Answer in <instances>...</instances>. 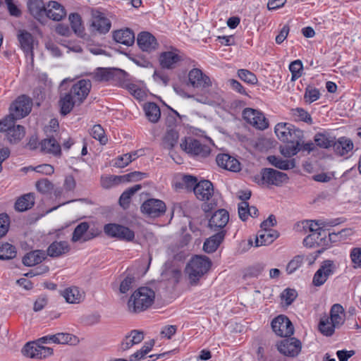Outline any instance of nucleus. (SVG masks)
I'll use <instances>...</instances> for the list:
<instances>
[{
  "instance_id": "9d476101",
  "label": "nucleus",
  "mask_w": 361,
  "mask_h": 361,
  "mask_svg": "<svg viewBox=\"0 0 361 361\" xmlns=\"http://www.w3.org/2000/svg\"><path fill=\"white\" fill-rule=\"evenodd\" d=\"M336 269V266L334 261H324L319 269L315 272L313 276L312 283L315 286H321L327 281L329 276L334 274Z\"/></svg>"
},
{
  "instance_id": "cd10ccee",
  "label": "nucleus",
  "mask_w": 361,
  "mask_h": 361,
  "mask_svg": "<svg viewBox=\"0 0 361 361\" xmlns=\"http://www.w3.org/2000/svg\"><path fill=\"white\" fill-rule=\"evenodd\" d=\"M40 145L41 150L44 153L51 154L54 156L61 154V146L52 134L47 135V137L42 140Z\"/></svg>"
},
{
  "instance_id": "37998d69",
  "label": "nucleus",
  "mask_w": 361,
  "mask_h": 361,
  "mask_svg": "<svg viewBox=\"0 0 361 361\" xmlns=\"http://www.w3.org/2000/svg\"><path fill=\"white\" fill-rule=\"evenodd\" d=\"M340 224L339 219L330 220L329 221H324L323 220H312L307 221L306 224L308 226L310 231L311 233H316L320 231H325L324 229L326 226H334Z\"/></svg>"
},
{
  "instance_id": "2f4dec72",
  "label": "nucleus",
  "mask_w": 361,
  "mask_h": 361,
  "mask_svg": "<svg viewBox=\"0 0 361 361\" xmlns=\"http://www.w3.org/2000/svg\"><path fill=\"white\" fill-rule=\"evenodd\" d=\"M327 233L326 231H320L311 233L303 240V245L307 247H313L315 245H325Z\"/></svg>"
},
{
  "instance_id": "6e6d98bb",
  "label": "nucleus",
  "mask_w": 361,
  "mask_h": 361,
  "mask_svg": "<svg viewBox=\"0 0 361 361\" xmlns=\"http://www.w3.org/2000/svg\"><path fill=\"white\" fill-rule=\"evenodd\" d=\"M90 135L99 140L102 145H105L108 141L104 130L100 125H94L90 130Z\"/></svg>"
},
{
  "instance_id": "a878e982",
  "label": "nucleus",
  "mask_w": 361,
  "mask_h": 361,
  "mask_svg": "<svg viewBox=\"0 0 361 361\" xmlns=\"http://www.w3.org/2000/svg\"><path fill=\"white\" fill-rule=\"evenodd\" d=\"M61 295L66 302L70 304H79L85 298L84 292H81L78 287L72 286L61 291Z\"/></svg>"
},
{
  "instance_id": "ea45409f",
  "label": "nucleus",
  "mask_w": 361,
  "mask_h": 361,
  "mask_svg": "<svg viewBox=\"0 0 361 361\" xmlns=\"http://www.w3.org/2000/svg\"><path fill=\"white\" fill-rule=\"evenodd\" d=\"M146 117L152 123H157L161 117L159 106L154 102H147L143 106Z\"/></svg>"
},
{
  "instance_id": "0e129e2a",
  "label": "nucleus",
  "mask_w": 361,
  "mask_h": 361,
  "mask_svg": "<svg viewBox=\"0 0 361 361\" xmlns=\"http://www.w3.org/2000/svg\"><path fill=\"white\" fill-rule=\"evenodd\" d=\"M320 97L319 91L316 88L307 87L305 93V99L307 102L311 104Z\"/></svg>"
},
{
  "instance_id": "7ed1b4c3",
  "label": "nucleus",
  "mask_w": 361,
  "mask_h": 361,
  "mask_svg": "<svg viewBox=\"0 0 361 361\" xmlns=\"http://www.w3.org/2000/svg\"><path fill=\"white\" fill-rule=\"evenodd\" d=\"M32 102L25 95L18 97L10 106V114L6 118L0 121L1 127L6 121H16L24 118L31 111Z\"/></svg>"
},
{
  "instance_id": "ddd939ff",
  "label": "nucleus",
  "mask_w": 361,
  "mask_h": 361,
  "mask_svg": "<svg viewBox=\"0 0 361 361\" xmlns=\"http://www.w3.org/2000/svg\"><path fill=\"white\" fill-rule=\"evenodd\" d=\"M243 117L247 123L256 128L264 130L268 127V122L264 114L257 110L246 108L243 111Z\"/></svg>"
},
{
  "instance_id": "39448f33",
  "label": "nucleus",
  "mask_w": 361,
  "mask_h": 361,
  "mask_svg": "<svg viewBox=\"0 0 361 361\" xmlns=\"http://www.w3.org/2000/svg\"><path fill=\"white\" fill-rule=\"evenodd\" d=\"M274 132L278 138L285 142H301L303 138V131L289 123H277Z\"/></svg>"
},
{
  "instance_id": "a19ab883",
  "label": "nucleus",
  "mask_w": 361,
  "mask_h": 361,
  "mask_svg": "<svg viewBox=\"0 0 361 361\" xmlns=\"http://www.w3.org/2000/svg\"><path fill=\"white\" fill-rule=\"evenodd\" d=\"M267 161L272 166L281 170H288L295 167V159L290 160H285L281 157L271 155L267 157Z\"/></svg>"
},
{
  "instance_id": "f03ea898",
  "label": "nucleus",
  "mask_w": 361,
  "mask_h": 361,
  "mask_svg": "<svg viewBox=\"0 0 361 361\" xmlns=\"http://www.w3.org/2000/svg\"><path fill=\"white\" fill-rule=\"evenodd\" d=\"M155 298L154 291L148 287H140L130 296L128 302L130 312L137 313L145 311L154 302Z\"/></svg>"
},
{
  "instance_id": "c03bdc74",
  "label": "nucleus",
  "mask_w": 361,
  "mask_h": 361,
  "mask_svg": "<svg viewBox=\"0 0 361 361\" xmlns=\"http://www.w3.org/2000/svg\"><path fill=\"white\" fill-rule=\"evenodd\" d=\"M40 345L37 340L27 343L22 349L23 355L30 358L39 359Z\"/></svg>"
},
{
  "instance_id": "49530a36",
  "label": "nucleus",
  "mask_w": 361,
  "mask_h": 361,
  "mask_svg": "<svg viewBox=\"0 0 361 361\" xmlns=\"http://www.w3.org/2000/svg\"><path fill=\"white\" fill-rule=\"evenodd\" d=\"M147 177V174L140 171H134L120 176H114V181L118 182H130L138 181Z\"/></svg>"
},
{
  "instance_id": "4d7b16f0",
  "label": "nucleus",
  "mask_w": 361,
  "mask_h": 361,
  "mask_svg": "<svg viewBox=\"0 0 361 361\" xmlns=\"http://www.w3.org/2000/svg\"><path fill=\"white\" fill-rule=\"evenodd\" d=\"M303 69L302 63L300 60H295L290 63L289 70L291 73V80L295 81L302 75Z\"/></svg>"
},
{
  "instance_id": "e433bc0d",
  "label": "nucleus",
  "mask_w": 361,
  "mask_h": 361,
  "mask_svg": "<svg viewBox=\"0 0 361 361\" xmlns=\"http://www.w3.org/2000/svg\"><path fill=\"white\" fill-rule=\"evenodd\" d=\"M80 105L68 92L62 94L60 97L61 114L63 116L68 114L75 106Z\"/></svg>"
},
{
  "instance_id": "f704fd0d",
  "label": "nucleus",
  "mask_w": 361,
  "mask_h": 361,
  "mask_svg": "<svg viewBox=\"0 0 361 361\" xmlns=\"http://www.w3.org/2000/svg\"><path fill=\"white\" fill-rule=\"evenodd\" d=\"M47 257L44 251L36 250L27 253L23 258V263L25 266L32 267L41 263Z\"/></svg>"
},
{
  "instance_id": "f257e3e1",
  "label": "nucleus",
  "mask_w": 361,
  "mask_h": 361,
  "mask_svg": "<svg viewBox=\"0 0 361 361\" xmlns=\"http://www.w3.org/2000/svg\"><path fill=\"white\" fill-rule=\"evenodd\" d=\"M211 266L212 262L206 256L195 255L192 257L185 269L190 284L197 285L200 280L208 272Z\"/></svg>"
},
{
  "instance_id": "f8f14e48",
  "label": "nucleus",
  "mask_w": 361,
  "mask_h": 361,
  "mask_svg": "<svg viewBox=\"0 0 361 361\" xmlns=\"http://www.w3.org/2000/svg\"><path fill=\"white\" fill-rule=\"evenodd\" d=\"M104 230L107 235L113 238H117L121 240L131 241L135 238V233L133 231L119 224H106L104 226Z\"/></svg>"
},
{
  "instance_id": "864d4df0",
  "label": "nucleus",
  "mask_w": 361,
  "mask_h": 361,
  "mask_svg": "<svg viewBox=\"0 0 361 361\" xmlns=\"http://www.w3.org/2000/svg\"><path fill=\"white\" fill-rule=\"evenodd\" d=\"M300 142H287V144L281 147V153L286 157H290L295 155L300 150Z\"/></svg>"
},
{
  "instance_id": "c756f323",
  "label": "nucleus",
  "mask_w": 361,
  "mask_h": 361,
  "mask_svg": "<svg viewBox=\"0 0 361 361\" xmlns=\"http://www.w3.org/2000/svg\"><path fill=\"white\" fill-rule=\"evenodd\" d=\"M114 39L127 47L132 46L135 42V34L129 28L121 29L113 32Z\"/></svg>"
},
{
  "instance_id": "e2e57ef3",
  "label": "nucleus",
  "mask_w": 361,
  "mask_h": 361,
  "mask_svg": "<svg viewBox=\"0 0 361 361\" xmlns=\"http://www.w3.org/2000/svg\"><path fill=\"white\" fill-rule=\"evenodd\" d=\"M134 283L135 277L130 274H127L121 282L120 292L121 293H126L133 287Z\"/></svg>"
},
{
  "instance_id": "72a5a7b5",
  "label": "nucleus",
  "mask_w": 361,
  "mask_h": 361,
  "mask_svg": "<svg viewBox=\"0 0 361 361\" xmlns=\"http://www.w3.org/2000/svg\"><path fill=\"white\" fill-rule=\"evenodd\" d=\"M70 246L67 241H54L47 248V255L58 257L68 252Z\"/></svg>"
},
{
  "instance_id": "6ab92c4d",
  "label": "nucleus",
  "mask_w": 361,
  "mask_h": 361,
  "mask_svg": "<svg viewBox=\"0 0 361 361\" xmlns=\"http://www.w3.org/2000/svg\"><path fill=\"white\" fill-rule=\"evenodd\" d=\"M89 224L87 222L79 224L73 231L71 240L73 243L86 242L95 238L98 233H94L92 229L89 230Z\"/></svg>"
},
{
  "instance_id": "09e8293b",
  "label": "nucleus",
  "mask_w": 361,
  "mask_h": 361,
  "mask_svg": "<svg viewBox=\"0 0 361 361\" xmlns=\"http://www.w3.org/2000/svg\"><path fill=\"white\" fill-rule=\"evenodd\" d=\"M290 115L295 121H304L308 124L312 123L310 114L302 108H295L290 110Z\"/></svg>"
},
{
  "instance_id": "13d9d810",
  "label": "nucleus",
  "mask_w": 361,
  "mask_h": 361,
  "mask_svg": "<svg viewBox=\"0 0 361 361\" xmlns=\"http://www.w3.org/2000/svg\"><path fill=\"white\" fill-rule=\"evenodd\" d=\"M154 345V340L145 342L140 350H137V352L130 355V360H140L145 355L150 352Z\"/></svg>"
},
{
  "instance_id": "aec40b11",
  "label": "nucleus",
  "mask_w": 361,
  "mask_h": 361,
  "mask_svg": "<svg viewBox=\"0 0 361 361\" xmlns=\"http://www.w3.org/2000/svg\"><path fill=\"white\" fill-rule=\"evenodd\" d=\"M18 40L19 42L20 48L25 53L27 57H30L33 60V37L32 35L25 30H19L17 35Z\"/></svg>"
},
{
  "instance_id": "3c124183",
  "label": "nucleus",
  "mask_w": 361,
  "mask_h": 361,
  "mask_svg": "<svg viewBox=\"0 0 361 361\" xmlns=\"http://www.w3.org/2000/svg\"><path fill=\"white\" fill-rule=\"evenodd\" d=\"M71 28L78 36H80L84 32V27L82 23V19L78 13H73L68 17Z\"/></svg>"
},
{
  "instance_id": "0eeeda50",
  "label": "nucleus",
  "mask_w": 361,
  "mask_h": 361,
  "mask_svg": "<svg viewBox=\"0 0 361 361\" xmlns=\"http://www.w3.org/2000/svg\"><path fill=\"white\" fill-rule=\"evenodd\" d=\"M111 27V22L104 13L98 11H92L89 27L91 32L105 35L109 32Z\"/></svg>"
},
{
  "instance_id": "473e14b6",
  "label": "nucleus",
  "mask_w": 361,
  "mask_h": 361,
  "mask_svg": "<svg viewBox=\"0 0 361 361\" xmlns=\"http://www.w3.org/2000/svg\"><path fill=\"white\" fill-rule=\"evenodd\" d=\"M279 236L277 231L274 230H261L257 233L255 239V247L271 244Z\"/></svg>"
},
{
  "instance_id": "c9c22d12",
  "label": "nucleus",
  "mask_w": 361,
  "mask_h": 361,
  "mask_svg": "<svg viewBox=\"0 0 361 361\" xmlns=\"http://www.w3.org/2000/svg\"><path fill=\"white\" fill-rule=\"evenodd\" d=\"M178 138V131L175 129H167L162 137L161 145L164 149L171 150L177 145Z\"/></svg>"
},
{
  "instance_id": "c85d7f7f",
  "label": "nucleus",
  "mask_w": 361,
  "mask_h": 361,
  "mask_svg": "<svg viewBox=\"0 0 361 361\" xmlns=\"http://www.w3.org/2000/svg\"><path fill=\"white\" fill-rule=\"evenodd\" d=\"M66 15L65 8L57 1H49L46 12V18L54 21L61 20Z\"/></svg>"
},
{
  "instance_id": "de8ad7c7",
  "label": "nucleus",
  "mask_w": 361,
  "mask_h": 361,
  "mask_svg": "<svg viewBox=\"0 0 361 361\" xmlns=\"http://www.w3.org/2000/svg\"><path fill=\"white\" fill-rule=\"evenodd\" d=\"M118 84L120 86L126 88L137 99H142L145 96V92L137 85L126 82V77L120 80Z\"/></svg>"
},
{
  "instance_id": "dca6fc26",
  "label": "nucleus",
  "mask_w": 361,
  "mask_h": 361,
  "mask_svg": "<svg viewBox=\"0 0 361 361\" xmlns=\"http://www.w3.org/2000/svg\"><path fill=\"white\" fill-rule=\"evenodd\" d=\"M183 60V56L177 49L167 51L161 53L159 56V63L162 68L174 69Z\"/></svg>"
},
{
  "instance_id": "6e6552de",
  "label": "nucleus",
  "mask_w": 361,
  "mask_h": 361,
  "mask_svg": "<svg viewBox=\"0 0 361 361\" xmlns=\"http://www.w3.org/2000/svg\"><path fill=\"white\" fill-rule=\"evenodd\" d=\"M92 78L97 82L117 81L127 77V73L118 68H97L92 73Z\"/></svg>"
},
{
  "instance_id": "b1692460",
  "label": "nucleus",
  "mask_w": 361,
  "mask_h": 361,
  "mask_svg": "<svg viewBox=\"0 0 361 361\" xmlns=\"http://www.w3.org/2000/svg\"><path fill=\"white\" fill-rule=\"evenodd\" d=\"M216 161L219 166L228 171L238 172L240 170V164L238 160L228 154H218Z\"/></svg>"
},
{
  "instance_id": "4be33fe9",
  "label": "nucleus",
  "mask_w": 361,
  "mask_h": 361,
  "mask_svg": "<svg viewBox=\"0 0 361 361\" xmlns=\"http://www.w3.org/2000/svg\"><path fill=\"white\" fill-rule=\"evenodd\" d=\"M27 6L30 15L39 22L46 20L47 8L42 0H28Z\"/></svg>"
},
{
  "instance_id": "8fccbe9b",
  "label": "nucleus",
  "mask_w": 361,
  "mask_h": 361,
  "mask_svg": "<svg viewBox=\"0 0 361 361\" xmlns=\"http://www.w3.org/2000/svg\"><path fill=\"white\" fill-rule=\"evenodd\" d=\"M336 328L337 327L334 326L329 317L324 316L321 318L319 324V329L323 335L326 336H331L334 333Z\"/></svg>"
},
{
  "instance_id": "9b49d317",
  "label": "nucleus",
  "mask_w": 361,
  "mask_h": 361,
  "mask_svg": "<svg viewBox=\"0 0 361 361\" xmlns=\"http://www.w3.org/2000/svg\"><path fill=\"white\" fill-rule=\"evenodd\" d=\"M278 350L285 356L296 357L302 348L300 341L296 338H285L276 345Z\"/></svg>"
},
{
  "instance_id": "7c9ffc66",
  "label": "nucleus",
  "mask_w": 361,
  "mask_h": 361,
  "mask_svg": "<svg viewBox=\"0 0 361 361\" xmlns=\"http://www.w3.org/2000/svg\"><path fill=\"white\" fill-rule=\"evenodd\" d=\"M226 233V231H220L207 238L203 245V250L204 252L207 253H212L215 252L220 244L223 242Z\"/></svg>"
},
{
  "instance_id": "79ce46f5",
  "label": "nucleus",
  "mask_w": 361,
  "mask_h": 361,
  "mask_svg": "<svg viewBox=\"0 0 361 361\" xmlns=\"http://www.w3.org/2000/svg\"><path fill=\"white\" fill-rule=\"evenodd\" d=\"M35 197L32 193H27L20 197L15 203V209L18 212H25L33 207Z\"/></svg>"
},
{
  "instance_id": "2eb2a0df",
  "label": "nucleus",
  "mask_w": 361,
  "mask_h": 361,
  "mask_svg": "<svg viewBox=\"0 0 361 361\" xmlns=\"http://www.w3.org/2000/svg\"><path fill=\"white\" fill-rule=\"evenodd\" d=\"M142 212L149 217H157L166 211L165 203L157 199H149L141 206Z\"/></svg>"
},
{
  "instance_id": "69168bd1",
  "label": "nucleus",
  "mask_w": 361,
  "mask_h": 361,
  "mask_svg": "<svg viewBox=\"0 0 361 361\" xmlns=\"http://www.w3.org/2000/svg\"><path fill=\"white\" fill-rule=\"evenodd\" d=\"M10 219L6 214H0V238L4 236L9 228Z\"/></svg>"
},
{
  "instance_id": "052dcab7",
  "label": "nucleus",
  "mask_w": 361,
  "mask_h": 361,
  "mask_svg": "<svg viewBox=\"0 0 361 361\" xmlns=\"http://www.w3.org/2000/svg\"><path fill=\"white\" fill-rule=\"evenodd\" d=\"M298 293L295 289L286 288L281 294L282 301H284L286 305H290L295 300Z\"/></svg>"
},
{
  "instance_id": "a18cd8bd",
  "label": "nucleus",
  "mask_w": 361,
  "mask_h": 361,
  "mask_svg": "<svg viewBox=\"0 0 361 361\" xmlns=\"http://www.w3.org/2000/svg\"><path fill=\"white\" fill-rule=\"evenodd\" d=\"M141 188H142L141 185L137 184V185H135L133 187L129 188L127 190H126L121 194V195L120 196V198H119V204L121 205V207H123V209L128 208L130 203V200H131L132 196L136 192H137L139 190H140Z\"/></svg>"
},
{
  "instance_id": "423d86ee",
  "label": "nucleus",
  "mask_w": 361,
  "mask_h": 361,
  "mask_svg": "<svg viewBox=\"0 0 361 361\" xmlns=\"http://www.w3.org/2000/svg\"><path fill=\"white\" fill-rule=\"evenodd\" d=\"M180 146L186 153L198 159L207 157L211 152L209 146L192 137H185L182 140Z\"/></svg>"
},
{
  "instance_id": "680f3d73",
  "label": "nucleus",
  "mask_w": 361,
  "mask_h": 361,
  "mask_svg": "<svg viewBox=\"0 0 361 361\" xmlns=\"http://www.w3.org/2000/svg\"><path fill=\"white\" fill-rule=\"evenodd\" d=\"M303 262V259L301 256H295L291 259L286 267V271L288 274H291L295 272L299 267H301Z\"/></svg>"
},
{
  "instance_id": "412c9836",
  "label": "nucleus",
  "mask_w": 361,
  "mask_h": 361,
  "mask_svg": "<svg viewBox=\"0 0 361 361\" xmlns=\"http://www.w3.org/2000/svg\"><path fill=\"white\" fill-rule=\"evenodd\" d=\"M76 340L75 337L70 334L58 333L53 335H47L37 339V342L42 344H73Z\"/></svg>"
},
{
  "instance_id": "58836bf2",
  "label": "nucleus",
  "mask_w": 361,
  "mask_h": 361,
  "mask_svg": "<svg viewBox=\"0 0 361 361\" xmlns=\"http://www.w3.org/2000/svg\"><path fill=\"white\" fill-rule=\"evenodd\" d=\"M334 140L335 137L326 131L319 132L314 136V141L316 146L322 149L332 147Z\"/></svg>"
},
{
  "instance_id": "bb28decb",
  "label": "nucleus",
  "mask_w": 361,
  "mask_h": 361,
  "mask_svg": "<svg viewBox=\"0 0 361 361\" xmlns=\"http://www.w3.org/2000/svg\"><path fill=\"white\" fill-rule=\"evenodd\" d=\"M353 141L346 137H341L334 140L333 149L336 154L344 156L348 154L353 149Z\"/></svg>"
},
{
  "instance_id": "bf43d9fd",
  "label": "nucleus",
  "mask_w": 361,
  "mask_h": 361,
  "mask_svg": "<svg viewBox=\"0 0 361 361\" xmlns=\"http://www.w3.org/2000/svg\"><path fill=\"white\" fill-rule=\"evenodd\" d=\"M238 75L245 82L254 85L257 82L256 75L247 69H240L238 71Z\"/></svg>"
},
{
  "instance_id": "5fc2aeb1",
  "label": "nucleus",
  "mask_w": 361,
  "mask_h": 361,
  "mask_svg": "<svg viewBox=\"0 0 361 361\" xmlns=\"http://www.w3.org/2000/svg\"><path fill=\"white\" fill-rule=\"evenodd\" d=\"M353 234V231L350 228H344L338 232L329 233V240L331 243H336L345 240L348 236Z\"/></svg>"
},
{
  "instance_id": "5701e85b",
  "label": "nucleus",
  "mask_w": 361,
  "mask_h": 361,
  "mask_svg": "<svg viewBox=\"0 0 361 361\" xmlns=\"http://www.w3.org/2000/svg\"><path fill=\"white\" fill-rule=\"evenodd\" d=\"M194 193L201 201H207L214 195V187L211 181L203 180L194 187Z\"/></svg>"
},
{
  "instance_id": "4c0bfd02",
  "label": "nucleus",
  "mask_w": 361,
  "mask_h": 361,
  "mask_svg": "<svg viewBox=\"0 0 361 361\" xmlns=\"http://www.w3.org/2000/svg\"><path fill=\"white\" fill-rule=\"evenodd\" d=\"M329 318L334 326L337 328L340 327L345 322V312L343 306L340 304L333 305Z\"/></svg>"
},
{
  "instance_id": "4468645a",
  "label": "nucleus",
  "mask_w": 361,
  "mask_h": 361,
  "mask_svg": "<svg viewBox=\"0 0 361 361\" xmlns=\"http://www.w3.org/2000/svg\"><path fill=\"white\" fill-rule=\"evenodd\" d=\"M92 84L90 80H80L71 87L68 93L74 98L78 104H81L88 96Z\"/></svg>"
},
{
  "instance_id": "393cba45",
  "label": "nucleus",
  "mask_w": 361,
  "mask_h": 361,
  "mask_svg": "<svg viewBox=\"0 0 361 361\" xmlns=\"http://www.w3.org/2000/svg\"><path fill=\"white\" fill-rule=\"evenodd\" d=\"M139 47L144 51H152L156 49L158 44L156 38L148 32H140L137 38Z\"/></svg>"
},
{
  "instance_id": "338daca9",
  "label": "nucleus",
  "mask_w": 361,
  "mask_h": 361,
  "mask_svg": "<svg viewBox=\"0 0 361 361\" xmlns=\"http://www.w3.org/2000/svg\"><path fill=\"white\" fill-rule=\"evenodd\" d=\"M265 265L263 264H257L252 267H249L246 272L245 276L247 277H257L259 276L263 270L264 269Z\"/></svg>"
},
{
  "instance_id": "a211bd4d",
  "label": "nucleus",
  "mask_w": 361,
  "mask_h": 361,
  "mask_svg": "<svg viewBox=\"0 0 361 361\" xmlns=\"http://www.w3.org/2000/svg\"><path fill=\"white\" fill-rule=\"evenodd\" d=\"M229 221V214L224 209L216 210L209 220V226L213 231H225L224 228Z\"/></svg>"
},
{
  "instance_id": "f3484780",
  "label": "nucleus",
  "mask_w": 361,
  "mask_h": 361,
  "mask_svg": "<svg viewBox=\"0 0 361 361\" xmlns=\"http://www.w3.org/2000/svg\"><path fill=\"white\" fill-rule=\"evenodd\" d=\"M189 84L195 88L204 89L212 85L210 78L199 68H193L188 73Z\"/></svg>"
},
{
  "instance_id": "603ef678",
  "label": "nucleus",
  "mask_w": 361,
  "mask_h": 361,
  "mask_svg": "<svg viewBox=\"0 0 361 361\" xmlns=\"http://www.w3.org/2000/svg\"><path fill=\"white\" fill-rule=\"evenodd\" d=\"M16 250L13 245L6 243L0 246V259L7 260L14 258Z\"/></svg>"
},
{
  "instance_id": "1a4fd4ad",
  "label": "nucleus",
  "mask_w": 361,
  "mask_h": 361,
  "mask_svg": "<svg viewBox=\"0 0 361 361\" xmlns=\"http://www.w3.org/2000/svg\"><path fill=\"white\" fill-rule=\"evenodd\" d=\"M274 332L281 337H290L294 333V327L290 320L285 315H279L271 322Z\"/></svg>"
},
{
  "instance_id": "774afa93",
  "label": "nucleus",
  "mask_w": 361,
  "mask_h": 361,
  "mask_svg": "<svg viewBox=\"0 0 361 361\" xmlns=\"http://www.w3.org/2000/svg\"><path fill=\"white\" fill-rule=\"evenodd\" d=\"M350 257L354 267H361V247H354L351 250Z\"/></svg>"
},
{
  "instance_id": "20e7f679",
  "label": "nucleus",
  "mask_w": 361,
  "mask_h": 361,
  "mask_svg": "<svg viewBox=\"0 0 361 361\" xmlns=\"http://www.w3.org/2000/svg\"><path fill=\"white\" fill-rule=\"evenodd\" d=\"M253 180L258 185H267L280 186L288 180L286 173L271 168H264L260 173L253 177Z\"/></svg>"
}]
</instances>
